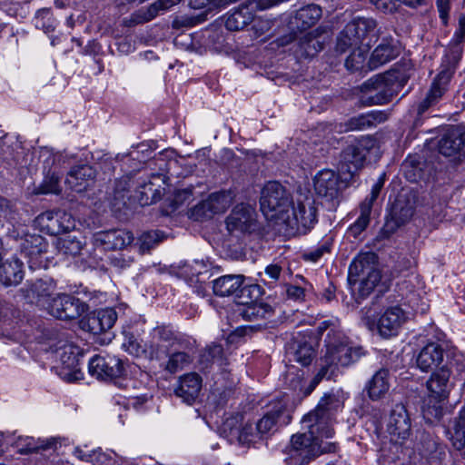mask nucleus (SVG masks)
<instances>
[{
  "label": "nucleus",
  "mask_w": 465,
  "mask_h": 465,
  "mask_svg": "<svg viewBox=\"0 0 465 465\" xmlns=\"http://www.w3.org/2000/svg\"><path fill=\"white\" fill-rule=\"evenodd\" d=\"M260 205L264 216L274 221L279 230L288 234L302 232L316 222L313 196L309 193H298L292 199L278 182H269L264 185Z\"/></svg>",
  "instance_id": "1"
},
{
  "label": "nucleus",
  "mask_w": 465,
  "mask_h": 465,
  "mask_svg": "<svg viewBox=\"0 0 465 465\" xmlns=\"http://www.w3.org/2000/svg\"><path fill=\"white\" fill-rule=\"evenodd\" d=\"M302 428L308 431L293 435L286 448L288 465H307L312 459L320 454L336 451L334 442L323 443L322 439L325 436L322 431L312 433L309 427L302 424Z\"/></svg>",
  "instance_id": "2"
},
{
  "label": "nucleus",
  "mask_w": 465,
  "mask_h": 465,
  "mask_svg": "<svg viewBox=\"0 0 465 465\" xmlns=\"http://www.w3.org/2000/svg\"><path fill=\"white\" fill-rule=\"evenodd\" d=\"M344 400V394L339 391L324 394L316 409L302 418V424L309 427L312 433L322 431L325 439L332 438V419L343 408Z\"/></svg>",
  "instance_id": "3"
},
{
  "label": "nucleus",
  "mask_w": 465,
  "mask_h": 465,
  "mask_svg": "<svg viewBox=\"0 0 465 465\" xmlns=\"http://www.w3.org/2000/svg\"><path fill=\"white\" fill-rule=\"evenodd\" d=\"M450 370L443 364L438 371H434L427 381L428 395L424 400L422 412L424 418L430 422L440 420L443 415V401L450 392Z\"/></svg>",
  "instance_id": "4"
},
{
  "label": "nucleus",
  "mask_w": 465,
  "mask_h": 465,
  "mask_svg": "<svg viewBox=\"0 0 465 465\" xmlns=\"http://www.w3.org/2000/svg\"><path fill=\"white\" fill-rule=\"evenodd\" d=\"M377 256L374 252L359 253L349 267L348 280L351 285L358 284L361 297L368 296L381 281L380 271L376 268Z\"/></svg>",
  "instance_id": "5"
},
{
  "label": "nucleus",
  "mask_w": 465,
  "mask_h": 465,
  "mask_svg": "<svg viewBox=\"0 0 465 465\" xmlns=\"http://www.w3.org/2000/svg\"><path fill=\"white\" fill-rule=\"evenodd\" d=\"M408 77L405 74L391 70L384 74L375 75L367 80L362 88L372 94L371 98L373 104H382L390 102L407 84Z\"/></svg>",
  "instance_id": "6"
},
{
  "label": "nucleus",
  "mask_w": 465,
  "mask_h": 465,
  "mask_svg": "<svg viewBox=\"0 0 465 465\" xmlns=\"http://www.w3.org/2000/svg\"><path fill=\"white\" fill-rule=\"evenodd\" d=\"M326 353L324 356L325 367L331 365L349 366L359 361L364 355L361 346L353 345L346 338L338 335L332 339L329 333L325 339Z\"/></svg>",
  "instance_id": "7"
},
{
  "label": "nucleus",
  "mask_w": 465,
  "mask_h": 465,
  "mask_svg": "<svg viewBox=\"0 0 465 465\" xmlns=\"http://www.w3.org/2000/svg\"><path fill=\"white\" fill-rule=\"evenodd\" d=\"M376 21L371 17H356L345 26L337 41V50L346 52L349 47L369 45V37L375 35Z\"/></svg>",
  "instance_id": "8"
},
{
  "label": "nucleus",
  "mask_w": 465,
  "mask_h": 465,
  "mask_svg": "<svg viewBox=\"0 0 465 465\" xmlns=\"http://www.w3.org/2000/svg\"><path fill=\"white\" fill-rule=\"evenodd\" d=\"M408 319L409 313L395 305L388 307L376 318L366 316L364 323L369 330H377L381 336L389 338L396 335Z\"/></svg>",
  "instance_id": "9"
},
{
  "label": "nucleus",
  "mask_w": 465,
  "mask_h": 465,
  "mask_svg": "<svg viewBox=\"0 0 465 465\" xmlns=\"http://www.w3.org/2000/svg\"><path fill=\"white\" fill-rule=\"evenodd\" d=\"M373 145L374 141L370 137H363L348 145L341 153L340 171L351 176L354 175L363 166L366 156Z\"/></svg>",
  "instance_id": "10"
},
{
  "label": "nucleus",
  "mask_w": 465,
  "mask_h": 465,
  "mask_svg": "<svg viewBox=\"0 0 465 465\" xmlns=\"http://www.w3.org/2000/svg\"><path fill=\"white\" fill-rule=\"evenodd\" d=\"M45 310L59 320L68 321L81 316L86 305L74 296L56 292Z\"/></svg>",
  "instance_id": "11"
},
{
  "label": "nucleus",
  "mask_w": 465,
  "mask_h": 465,
  "mask_svg": "<svg viewBox=\"0 0 465 465\" xmlns=\"http://www.w3.org/2000/svg\"><path fill=\"white\" fill-rule=\"evenodd\" d=\"M59 364L55 366L57 374L65 381L82 380L84 373L79 367V349L70 343L64 344L56 351Z\"/></svg>",
  "instance_id": "12"
},
{
  "label": "nucleus",
  "mask_w": 465,
  "mask_h": 465,
  "mask_svg": "<svg viewBox=\"0 0 465 465\" xmlns=\"http://www.w3.org/2000/svg\"><path fill=\"white\" fill-rule=\"evenodd\" d=\"M35 225L49 234L66 232L75 227V220L71 213L64 210L45 211L35 220Z\"/></svg>",
  "instance_id": "13"
},
{
  "label": "nucleus",
  "mask_w": 465,
  "mask_h": 465,
  "mask_svg": "<svg viewBox=\"0 0 465 465\" xmlns=\"http://www.w3.org/2000/svg\"><path fill=\"white\" fill-rule=\"evenodd\" d=\"M313 187L319 197L333 204L341 196L342 181L335 171L322 169L315 174Z\"/></svg>",
  "instance_id": "14"
},
{
  "label": "nucleus",
  "mask_w": 465,
  "mask_h": 465,
  "mask_svg": "<svg viewBox=\"0 0 465 465\" xmlns=\"http://www.w3.org/2000/svg\"><path fill=\"white\" fill-rule=\"evenodd\" d=\"M151 353L156 359H162L172 349L180 350L186 348L187 342L178 337L168 326H157L152 333Z\"/></svg>",
  "instance_id": "15"
},
{
  "label": "nucleus",
  "mask_w": 465,
  "mask_h": 465,
  "mask_svg": "<svg viewBox=\"0 0 465 465\" xmlns=\"http://www.w3.org/2000/svg\"><path fill=\"white\" fill-rule=\"evenodd\" d=\"M88 371L98 380L108 381L120 377L124 372V365L114 355L97 354L90 359Z\"/></svg>",
  "instance_id": "16"
},
{
  "label": "nucleus",
  "mask_w": 465,
  "mask_h": 465,
  "mask_svg": "<svg viewBox=\"0 0 465 465\" xmlns=\"http://www.w3.org/2000/svg\"><path fill=\"white\" fill-rule=\"evenodd\" d=\"M387 432L391 441L402 444L411 433L409 413L402 404H396L391 411L387 423Z\"/></svg>",
  "instance_id": "17"
},
{
  "label": "nucleus",
  "mask_w": 465,
  "mask_h": 465,
  "mask_svg": "<svg viewBox=\"0 0 465 465\" xmlns=\"http://www.w3.org/2000/svg\"><path fill=\"white\" fill-rule=\"evenodd\" d=\"M45 239L39 234H25L20 238L19 247L21 254L27 258L31 269H36L44 265L46 260L45 254L47 251Z\"/></svg>",
  "instance_id": "18"
},
{
  "label": "nucleus",
  "mask_w": 465,
  "mask_h": 465,
  "mask_svg": "<svg viewBox=\"0 0 465 465\" xmlns=\"http://www.w3.org/2000/svg\"><path fill=\"white\" fill-rule=\"evenodd\" d=\"M56 282L53 279L45 278L27 283L22 289V292L29 302L45 309L52 298L56 294Z\"/></svg>",
  "instance_id": "19"
},
{
  "label": "nucleus",
  "mask_w": 465,
  "mask_h": 465,
  "mask_svg": "<svg viewBox=\"0 0 465 465\" xmlns=\"http://www.w3.org/2000/svg\"><path fill=\"white\" fill-rule=\"evenodd\" d=\"M397 291L401 300L405 301L414 311L425 313L429 308L421 289V284L417 277H411L401 281L397 285Z\"/></svg>",
  "instance_id": "20"
},
{
  "label": "nucleus",
  "mask_w": 465,
  "mask_h": 465,
  "mask_svg": "<svg viewBox=\"0 0 465 465\" xmlns=\"http://www.w3.org/2000/svg\"><path fill=\"white\" fill-rule=\"evenodd\" d=\"M226 226L231 233L252 232L256 229V213L248 205H237L226 219Z\"/></svg>",
  "instance_id": "21"
},
{
  "label": "nucleus",
  "mask_w": 465,
  "mask_h": 465,
  "mask_svg": "<svg viewBox=\"0 0 465 465\" xmlns=\"http://www.w3.org/2000/svg\"><path fill=\"white\" fill-rule=\"evenodd\" d=\"M286 407L285 401H275L271 410L255 424V430L260 432L262 438L275 431L277 423H289L291 417Z\"/></svg>",
  "instance_id": "22"
},
{
  "label": "nucleus",
  "mask_w": 465,
  "mask_h": 465,
  "mask_svg": "<svg viewBox=\"0 0 465 465\" xmlns=\"http://www.w3.org/2000/svg\"><path fill=\"white\" fill-rule=\"evenodd\" d=\"M133 241V233L122 229L98 232L93 236L94 244L104 250L123 249Z\"/></svg>",
  "instance_id": "23"
},
{
  "label": "nucleus",
  "mask_w": 465,
  "mask_h": 465,
  "mask_svg": "<svg viewBox=\"0 0 465 465\" xmlns=\"http://www.w3.org/2000/svg\"><path fill=\"white\" fill-rule=\"evenodd\" d=\"M382 186L383 180L380 179L372 185L370 195L367 196L365 200L361 203L360 216L348 230L349 233L351 234L354 238L358 237L369 225L373 203L376 201L378 195L380 194Z\"/></svg>",
  "instance_id": "24"
},
{
  "label": "nucleus",
  "mask_w": 465,
  "mask_h": 465,
  "mask_svg": "<svg viewBox=\"0 0 465 465\" xmlns=\"http://www.w3.org/2000/svg\"><path fill=\"white\" fill-rule=\"evenodd\" d=\"M444 362V350L437 342L427 343L416 357L417 367L424 372L438 371Z\"/></svg>",
  "instance_id": "25"
},
{
  "label": "nucleus",
  "mask_w": 465,
  "mask_h": 465,
  "mask_svg": "<svg viewBox=\"0 0 465 465\" xmlns=\"http://www.w3.org/2000/svg\"><path fill=\"white\" fill-rule=\"evenodd\" d=\"M328 374V368L322 366L317 375L310 381L309 385H304L303 372L296 370L294 367H291L285 376L286 383L293 391H297L298 394L303 396L309 395L319 382L326 377Z\"/></svg>",
  "instance_id": "26"
},
{
  "label": "nucleus",
  "mask_w": 465,
  "mask_h": 465,
  "mask_svg": "<svg viewBox=\"0 0 465 465\" xmlns=\"http://www.w3.org/2000/svg\"><path fill=\"white\" fill-rule=\"evenodd\" d=\"M315 345V341L311 335L298 333L293 337L290 350L297 362L307 366L316 355Z\"/></svg>",
  "instance_id": "27"
},
{
  "label": "nucleus",
  "mask_w": 465,
  "mask_h": 465,
  "mask_svg": "<svg viewBox=\"0 0 465 465\" xmlns=\"http://www.w3.org/2000/svg\"><path fill=\"white\" fill-rule=\"evenodd\" d=\"M94 168L88 164H83L71 169L65 179V183L71 190L83 193L94 183Z\"/></svg>",
  "instance_id": "28"
},
{
  "label": "nucleus",
  "mask_w": 465,
  "mask_h": 465,
  "mask_svg": "<svg viewBox=\"0 0 465 465\" xmlns=\"http://www.w3.org/2000/svg\"><path fill=\"white\" fill-rule=\"evenodd\" d=\"M453 73L454 72L451 68L445 67L439 72L431 84L427 97L420 104L419 114H422L429 106H430V104L442 96L444 92L447 90V86L453 75Z\"/></svg>",
  "instance_id": "29"
},
{
  "label": "nucleus",
  "mask_w": 465,
  "mask_h": 465,
  "mask_svg": "<svg viewBox=\"0 0 465 465\" xmlns=\"http://www.w3.org/2000/svg\"><path fill=\"white\" fill-rule=\"evenodd\" d=\"M231 204V193L226 192H218L210 194L206 200L197 205L196 210L203 216L210 217L216 213H224Z\"/></svg>",
  "instance_id": "30"
},
{
  "label": "nucleus",
  "mask_w": 465,
  "mask_h": 465,
  "mask_svg": "<svg viewBox=\"0 0 465 465\" xmlns=\"http://www.w3.org/2000/svg\"><path fill=\"white\" fill-rule=\"evenodd\" d=\"M400 54V48L392 39H384L372 52L369 61V69L378 67L391 62Z\"/></svg>",
  "instance_id": "31"
},
{
  "label": "nucleus",
  "mask_w": 465,
  "mask_h": 465,
  "mask_svg": "<svg viewBox=\"0 0 465 465\" xmlns=\"http://www.w3.org/2000/svg\"><path fill=\"white\" fill-rule=\"evenodd\" d=\"M465 145V132L452 127L440 140L438 148L440 154L450 157L459 153Z\"/></svg>",
  "instance_id": "32"
},
{
  "label": "nucleus",
  "mask_w": 465,
  "mask_h": 465,
  "mask_svg": "<svg viewBox=\"0 0 465 465\" xmlns=\"http://www.w3.org/2000/svg\"><path fill=\"white\" fill-rule=\"evenodd\" d=\"M201 388V377L196 373H187L180 379L175 394L187 404H192L198 397Z\"/></svg>",
  "instance_id": "33"
},
{
  "label": "nucleus",
  "mask_w": 465,
  "mask_h": 465,
  "mask_svg": "<svg viewBox=\"0 0 465 465\" xmlns=\"http://www.w3.org/2000/svg\"><path fill=\"white\" fill-rule=\"evenodd\" d=\"M254 19V8L249 2L240 5L232 9L227 15L225 26L230 31H238L243 29Z\"/></svg>",
  "instance_id": "34"
},
{
  "label": "nucleus",
  "mask_w": 465,
  "mask_h": 465,
  "mask_svg": "<svg viewBox=\"0 0 465 465\" xmlns=\"http://www.w3.org/2000/svg\"><path fill=\"white\" fill-rule=\"evenodd\" d=\"M322 15V8L319 5H308L296 11L295 15L290 21V25L292 28L303 31L314 25Z\"/></svg>",
  "instance_id": "35"
},
{
  "label": "nucleus",
  "mask_w": 465,
  "mask_h": 465,
  "mask_svg": "<svg viewBox=\"0 0 465 465\" xmlns=\"http://www.w3.org/2000/svg\"><path fill=\"white\" fill-rule=\"evenodd\" d=\"M390 373L386 369L377 371L371 379L367 382L365 390L372 401L383 398L390 389Z\"/></svg>",
  "instance_id": "36"
},
{
  "label": "nucleus",
  "mask_w": 465,
  "mask_h": 465,
  "mask_svg": "<svg viewBox=\"0 0 465 465\" xmlns=\"http://www.w3.org/2000/svg\"><path fill=\"white\" fill-rule=\"evenodd\" d=\"M116 319V312L113 309L106 308L90 315L86 324L91 332L98 334L111 329Z\"/></svg>",
  "instance_id": "37"
},
{
  "label": "nucleus",
  "mask_w": 465,
  "mask_h": 465,
  "mask_svg": "<svg viewBox=\"0 0 465 465\" xmlns=\"http://www.w3.org/2000/svg\"><path fill=\"white\" fill-rule=\"evenodd\" d=\"M243 280L244 276L242 274L221 276L213 282V292L221 297L232 295L242 288Z\"/></svg>",
  "instance_id": "38"
},
{
  "label": "nucleus",
  "mask_w": 465,
  "mask_h": 465,
  "mask_svg": "<svg viewBox=\"0 0 465 465\" xmlns=\"http://www.w3.org/2000/svg\"><path fill=\"white\" fill-rule=\"evenodd\" d=\"M24 278L23 262L12 257L3 263L0 271V282L5 286L17 285Z\"/></svg>",
  "instance_id": "39"
},
{
  "label": "nucleus",
  "mask_w": 465,
  "mask_h": 465,
  "mask_svg": "<svg viewBox=\"0 0 465 465\" xmlns=\"http://www.w3.org/2000/svg\"><path fill=\"white\" fill-rule=\"evenodd\" d=\"M56 443L55 438L47 440H35L29 436H19L14 442L20 454H28L31 452L38 451L39 450H46L53 448Z\"/></svg>",
  "instance_id": "40"
},
{
  "label": "nucleus",
  "mask_w": 465,
  "mask_h": 465,
  "mask_svg": "<svg viewBox=\"0 0 465 465\" xmlns=\"http://www.w3.org/2000/svg\"><path fill=\"white\" fill-rule=\"evenodd\" d=\"M181 0H156L146 10H140L134 14L132 20L134 24H143L153 19L160 10H167Z\"/></svg>",
  "instance_id": "41"
},
{
  "label": "nucleus",
  "mask_w": 465,
  "mask_h": 465,
  "mask_svg": "<svg viewBox=\"0 0 465 465\" xmlns=\"http://www.w3.org/2000/svg\"><path fill=\"white\" fill-rule=\"evenodd\" d=\"M352 52L345 61V66L350 71H364L368 72L371 69L368 68L366 63L367 54L369 52V45L352 46Z\"/></svg>",
  "instance_id": "42"
},
{
  "label": "nucleus",
  "mask_w": 465,
  "mask_h": 465,
  "mask_svg": "<svg viewBox=\"0 0 465 465\" xmlns=\"http://www.w3.org/2000/svg\"><path fill=\"white\" fill-rule=\"evenodd\" d=\"M450 440L457 450L465 447V406L460 411L459 415L453 421L451 430L449 431Z\"/></svg>",
  "instance_id": "43"
},
{
  "label": "nucleus",
  "mask_w": 465,
  "mask_h": 465,
  "mask_svg": "<svg viewBox=\"0 0 465 465\" xmlns=\"http://www.w3.org/2000/svg\"><path fill=\"white\" fill-rule=\"evenodd\" d=\"M166 355H169V359L164 366V369L170 373H175L179 371H182L192 361V358L188 353L180 351L175 349L169 351Z\"/></svg>",
  "instance_id": "44"
},
{
  "label": "nucleus",
  "mask_w": 465,
  "mask_h": 465,
  "mask_svg": "<svg viewBox=\"0 0 465 465\" xmlns=\"http://www.w3.org/2000/svg\"><path fill=\"white\" fill-rule=\"evenodd\" d=\"M384 119V115L381 112L373 111L366 114H361L350 120V129L363 130L374 126L378 123H381Z\"/></svg>",
  "instance_id": "45"
},
{
  "label": "nucleus",
  "mask_w": 465,
  "mask_h": 465,
  "mask_svg": "<svg viewBox=\"0 0 465 465\" xmlns=\"http://www.w3.org/2000/svg\"><path fill=\"white\" fill-rule=\"evenodd\" d=\"M200 364L203 368H208L212 364L222 365L223 348L220 344L212 343L208 345L200 355Z\"/></svg>",
  "instance_id": "46"
},
{
  "label": "nucleus",
  "mask_w": 465,
  "mask_h": 465,
  "mask_svg": "<svg viewBox=\"0 0 465 465\" xmlns=\"http://www.w3.org/2000/svg\"><path fill=\"white\" fill-rule=\"evenodd\" d=\"M56 247L64 255L75 256L81 252L83 244L75 237L65 236L57 241Z\"/></svg>",
  "instance_id": "47"
},
{
  "label": "nucleus",
  "mask_w": 465,
  "mask_h": 465,
  "mask_svg": "<svg viewBox=\"0 0 465 465\" xmlns=\"http://www.w3.org/2000/svg\"><path fill=\"white\" fill-rule=\"evenodd\" d=\"M414 213L413 205L407 203L403 205L401 200H398L392 208V215L398 223H404L409 221Z\"/></svg>",
  "instance_id": "48"
},
{
  "label": "nucleus",
  "mask_w": 465,
  "mask_h": 465,
  "mask_svg": "<svg viewBox=\"0 0 465 465\" xmlns=\"http://www.w3.org/2000/svg\"><path fill=\"white\" fill-rule=\"evenodd\" d=\"M270 312V307L264 304L252 303L247 305L242 312V316L248 320L265 318Z\"/></svg>",
  "instance_id": "49"
},
{
  "label": "nucleus",
  "mask_w": 465,
  "mask_h": 465,
  "mask_svg": "<svg viewBox=\"0 0 465 465\" xmlns=\"http://www.w3.org/2000/svg\"><path fill=\"white\" fill-rule=\"evenodd\" d=\"M272 26L273 20L259 17L258 19L254 20V24L252 27L253 36L256 38L264 36V38H266L268 35H270Z\"/></svg>",
  "instance_id": "50"
},
{
  "label": "nucleus",
  "mask_w": 465,
  "mask_h": 465,
  "mask_svg": "<svg viewBox=\"0 0 465 465\" xmlns=\"http://www.w3.org/2000/svg\"><path fill=\"white\" fill-rule=\"evenodd\" d=\"M462 48L460 45H451L450 42L449 49L445 54L444 62L447 64L445 68H451L453 71L461 58Z\"/></svg>",
  "instance_id": "51"
},
{
  "label": "nucleus",
  "mask_w": 465,
  "mask_h": 465,
  "mask_svg": "<svg viewBox=\"0 0 465 465\" xmlns=\"http://www.w3.org/2000/svg\"><path fill=\"white\" fill-rule=\"evenodd\" d=\"M162 240L159 232H146L139 237L140 249L142 252L149 251Z\"/></svg>",
  "instance_id": "52"
},
{
  "label": "nucleus",
  "mask_w": 465,
  "mask_h": 465,
  "mask_svg": "<svg viewBox=\"0 0 465 465\" xmlns=\"http://www.w3.org/2000/svg\"><path fill=\"white\" fill-rule=\"evenodd\" d=\"M260 439H262V436L255 430V425L252 424L244 425L239 433V440L243 444L253 443Z\"/></svg>",
  "instance_id": "53"
},
{
  "label": "nucleus",
  "mask_w": 465,
  "mask_h": 465,
  "mask_svg": "<svg viewBox=\"0 0 465 465\" xmlns=\"http://www.w3.org/2000/svg\"><path fill=\"white\" fill-rule=\"evenodd\" d=\"M60 191L59 179L54 174H52L44 180L37 191V193H59Z\"/></svg>",
  "instance_id": "54"
},
{
  "label": "nucleus",
  "mask_w": 465,
  "mask_h": 465,
  "mask_svg": "<svg viewBox=\"0 0 465 465\" xmlns=\"http://www.w3.org/2000/svg\"><path fill=\"white\" fill-rule=\"evenodd\" d=\"M302 46L304 49L306 55L312 56L318 51L322 49V45L317 39L311 36V34H307L303 36Z\"/></svg>",
  "instance_id": "55"
},
{
  "label": "nucleus",
  "mask_w": 465,
  "mask_h": 465,
  "mask_svg": "<svg viewBox=\"0 0 465 465\" xmlns=\"http://www.w3.org/2000/svg\"><path fill=\"white\" fill-rule=\"evenodd\" d=\"M152 185V183L144 184L139 192L141 194L139 201L142 205L151 204L157 200L158 193H156V190H153Z\"/></svg>",
  "instance_id": "56"
},
{
  "label": "nucleus",
  "mask_w": 465,
  "mask_h": 465,
  "mask_svg": "<svg viewBox=\"0 0 465 465\" xmlns=\"http://www.w3.org/2000/svg\"><path fill=\"white\" fill-rule=\"evenodd\" d=\"M123 348L130 354L138 356L143 349L134 335L126 334L122 344Z\"/></svg>",
  "instance_id": "57"
},
{
  "label": "nucleus",
  "mask_w": 465,
  "mask_h": 465,
  "mask_svg": "<svg viewBox=\"0 0 465 465\" xmlns=\"http://www.w3.org/2000/svg\"><path fill=\"white\" fill-rule=\"evenodd\" d=\"M436 7L439 13L440 19L444 25L449 23V15L450 10V0H436Z\"/></svg>",
  "instance_id": "58"
},
{
  "label": "nucleus",
  "mask_w": 465,
  "mask_h": 465,
  "mask_svg": "<svg viewBox=\"0 0 465 465\" xmlns=\"http://www.w3.org/2000/svg\"><path fill=\"white\" fill-rule=\"evenodd\" d=\"M465 38V15L459 17L458 28L455 31L450 42L451 45H460Z\"/></svg>",
  "instance_id": "59"
},
{
  "label": "nucleus",
  "mask_w": 465,
  "mask_h": 465,
  "mask_svg": "<svg viewBox=\"0 0 465 465\" xmlns=\"http://www.w3.org/2000/svg\"><path fill=\"white\" fill-rule=\"evenodd\" d=\"M328 329H330V331H328L327 335L330 333L332 339H336L338 335H341L339 332H337L336 326L331 321L322 322L317 327L318 334L322 335Z\"/></svg>",
  "instance_id": "60"
},
{
  "label": "nucleus",
  "mask_w": 465,
  "mask_h": 465,
  "mask_svg": "<svg viewBox=\"0 0 465 465\" xmlns=\"http://www.w3.org/2000/svg\"><path fill=\"white\" fill-rule=\"evenodd\" d=\"M375 7L382 12H392L396 8V0H370Z\"/></svg>",
  "instance_id": "61"
},
{
  "label": "nucleus",
  "mask_w": 465,
  "mask_h": 465,
  "mask_svg": "<svg viewBox=\"0 0 465 465\" xmlns=\"http://www.w3.org/2000/svg\"><path fill=\"white\" fill-rule=\"evenodd\" d=\"M282 267L278 264H270L264 270V274L271 280L270 282H276L280 280Z\"/></svg>",
  "instance_id": "62"
},
{
  "label": "nucleus",
  "mask_w": 465,
  "mask_h": 465,
  "mask_svg": "<svg viewBox=\"0 0 465 465\" xmlns=\"http://www.w3.org/2000/svg\"><path fill=\"white\" fill-rule=\"evenodd\" d=\"M330 248L326 244H322L321 247L317 248L314 251L309 252L304 254L306 260H310L312 262H317L325 252H329Z\"/></svg>",
  "instance_id": "63"
},
{
  "label": "nucleus",
  "mask_w": 465,
  "mask_h": 465,
  "mask_svg": "<svg viewBox=\"0 0 465 465\" xmlns=\"http://www.w3.org/2000/svg\"><path fill=\"white\" fill-rule=\"evenodd\" d=\"M232 395V391L231 390H226V391H223L222 392L219 391V390H215V391H213L212 393V397L213 398V401L216 402V404L218 406H223L228 398Z\"/></svg>",
  "instance_id": "64"
}]
</instances>
